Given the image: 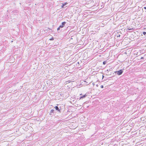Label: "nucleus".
<instances>
[{
    "label": "nucleus",
    "mask_w": 146,
    "mask_h": 146,
    "mask_svg": "<svg viewBox=\"0 0 146 146\" xmlns=\"http://www.w3.org/2000/svg\"><path fill=\"white\" fill-rule=\"evenodd\" d=\"M107 74H108V75H110V73H109L108 72Z\"/></svg>",
    "instance_id": "2eb2a0df"
},
{
    "label": "nucleus",
    "mask_w": 146,
    "mask_h": 146,
    "mask_svg": "<svg viewBox=\"0 0 146 146\" xmlns=\"http://www.w3.org/2000/svg\"><path fill=\"white\" fill-rule=\"evenodd\" d=\"M103 64H106V62L105 61H104L103 62Z\"/></svg>",
    "instance_id": "f8f14e48"
},
{
    "label": "nucleus",
    "mask_w": 146,
    "mask_h": 146,
    "mask_svg": "<svg viewBox=\"0 0 146 146\" xmlns=\"http://www.w3.org/2000/svg\"><path fill=\"white\" fill-rule=\"evenodd\" d=\"M144 8L145 9H146V7H144Z\"/></svg>",
    "instance_id": "f3484780"
},
{
    "label": "nucleus",
    "mask_w": 146,
    "mask_h": 146,
    "mask_svg": "<svg viewBox=\"0 0 146 146\" xmlns=\"http://www.w3.org/2000/svg\"><path fill=\"white\" fill-rule=\"evenodd\" d=\"M60 28H61V27H60V26H59V27L57 29L58 31L59 30H60Z\"/></svg>",
    "instance_id": "9b49d317"
},
{
    "label": "nucleus",
    "mask_w": 146,
    "mask_h": 146,
    "mask_svg": "<svg viewBox=\"0 0 146 146\" xmlns=\"http://www.w3.org/2000/svg\"><path fill=\"white\" fill-rule=\"evenodd\" d=\"M100 87L101 88H104V86L102 85H101Z\"/></svg>",
    "instance_id": "ddd939ff"
},
{
    "label": "nucleus",
    "mask_w": 146,
    "mask_h": 146,
    "mask_svg": "<svg viewBox=\"0 0 146 146\" xmlns=\"http://www.w3.org/2000/svg\"><path fill=\"white\" fill-rule=\"evenodd\" d=\"M66 23L65 22H62V25H60V27H61V28L63 27Z\"/></svg>",
    "instance_id": "39448f33"
},
{
    "label": "nucleus",
    "mask_w": 146,
    "mask_h": 146,
    "mask_svg": "<svg viewBox=\"0 0 146 146\" xmlns=\"http://www.w3.org/2000/svg\"><path fill=\"white\" fill-rule=\"evenodd\" d=\"M67 4V3L66 2V3H65L64 4L62 3V6H61L62 7V8H64V7Z\"/></svg>",
    "instance_id": "423d86ee"
},
{
    "label": "nucleus",
    "mask_w": 146,
    "mask_h": 146,
    "mask_svg": "<svg viewBox=\"0 0 146 146\" xmlns=\"http://www.w3.org/2000/svg\"><path fill=\"white\" fill-rule=\"evenodd\" d=\"M143 34L144 35H146V32H143Z\"/></svg>",
    "instance_id": "1a4fd4ad"
},
{
    "label": "nucleus",
    "mask_w": 146,
    "mask_h": 146,
    "mask_svg": "<svg viewBox=\"0 0 146 146\" xmlns=\"http://www.w3.org/2000/svg\"><path fill=\"white\" fill-rule=\"evenodd\" d=\"M119 36H119H120V35H119V36Z\"/></svg>",
    "instance_id": "6ab92c4d"
},
{
    "label": "nucleus",
    "mask_w": 146,
    "mask_h": 146,
    "mask_svg": "<svg viewBox=\"0 0 146 146\" xmlns=\"http://www.w3.org/2000/svg\"><path fill=\"white\" fill-rule=\"evenodd\" d=\"M54 38H52L49 39V40H54Z\"/></svg>",
    "instance_id": "9d476101"
},
{
    "label": "nucleus",
    "mask_w": 146,
    "mask_h": 146,
    "mask_svg": "<svg viewBox=\"0 0 146 146\" xmlns=\"http://www.w3.org/2000/svg\"><path fill=\"white\" fill-rule=\"evenodd\" d=\"M144 59L143 57H141V58H140V59Z\"/></svg>",
    "instance_id": "dca6fc26"
},
{
    "label": "nucleus",
    "mask_w": 146,
    "mask_h": 146,
    "mask_svg": "<svg viewBox=\"0 0 146 146\" xmlns=\"http://www.w3.org/2000/svg\"><path fill=\"white\" fill-rule=\"evenodd\" d=\"M82 95V94H80V96H81ZM87 96V95L86 94H85V95H83L82 96H81L80 97V99H83V98H86Z\"/></svg>",
    "instance_id": "7ed1b4c3"
},
{
    "label": "nucleus",
    "mask_w": 146,
    "mask_h": 146,
    "mask_svg": "<svg viewBox=\"0 0 146 146\" xmlns=\"http://www.w3.org/2000/svg\"><path fill=\"white\" fill-rule=\"evenodd\" d=\"M96 83H97V82H94V83H93V85H96L97 87H98L99 86V85H98V84H97Z\"/></svg>",
    "instance_id": "0eeeda50"
},
{
    "label": "nucleus",
    "mask_w": 146,
    "mask_h": 146,
    "mask_svg": "<svg viewBox=\"0 0 146 146\" xmlns=\"http://www.w3.org/2000/svg\"><path fill=\"white\" fill-rule=\"evenodd\" d=\"M54 108H55L56 110L58 111L59 113H61L60 110L61 109L60 107L59 108L57 106H56L54 107Z\"/></svg>",
    "instance_id": "f03ea898"
},
{
    "label": "nucleus",
    "mask_w": 146,
    "mask_h": 146,
    "mask_svg": "<svg viewBox=\"0 0 146 146\" xmlns=\"http://www.w3.org/2000/svg\"><path fill=\"white\" fill-rule=\"evenodd\" d=\"M110 69H107V71L109 72V71H110Z\"/></svg>",
    "instance_id": "4468645a"
},
{
    "label": "nucleus",
    "mask_w": 146,
    "mask_h": 146,
    "mask_svg": "<svg viewBox=\"0 0 146 146\" xmlns=\"http://www.w3.org/2000/svg\"><path fill=\"white\" fill-rule=\"evenodd\" d=\"M88 85V84H86V85Z\"/></svg>",
    "instance_id": "a211bd4d"
},
{
    "label": "nucleus",
    "mask_w": 146,
    "mask_h": 146,
    "mask_svg": "<svg viewBox=\"0 0 146 146\" xmlns=\"http://www.w3.org/2000/svg\"><path fill=\"white\" fill-rule=\"evenodd\" d=\"M133 29V28H130V27H128L127 29H126V30H132Z\"/></svg>",
    "instance_id": "6e6552de"
},
{
    "label": "nucleus",
    "mask_w": 146,
    "mask_h": 146,
    "mask_svg": "<svg viewBox=\"0 0 146 146\" xmlns=\"http://www.w3.org/2000/svg\"><path fill=\"white\" fill-rule=\"evenodd\" d=\"M54 110L53 109H52L50 111V115H54Z\"/></svg>",
    "instance_id": "20e7f679"
},
{
    "label": "nucleus",
    "mask_w": 146,
    "mask_h": 146,
    "mask_svg": "<svg viewBox=\"0 0 146 146\" xmlns=\"http://www.w3.org/2000/svg\"><path fill=\"white\" fill-rule=\"evenodd\" d=\"M123 69H121L119 71H116L115 72L116 73H117V74L119 75H121L122 74L123 72Z\"/></svg>",
    "instance_id": "f257e3e1"
}]
</instances>
